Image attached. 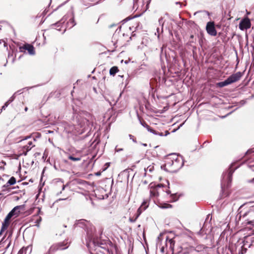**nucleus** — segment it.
Wrapping results in <instances>:
<instances>
[{
    "mask_svg": "<svg viewBox=\"0 0 254 254\" xmlns=\"http://www.w3.org/2000/svg\"><path fill=\"white\" fill-rule=\"evenodd\" d=\"M68 26H69V28H71L75 25L73 17H71L69 21L67 23Z\"/></svg>",
    "mask_w": 254,
    "mask_h": 254,
    "instance_id": "21",
    "label": "nucleus"
},
{
    "mask_svg": "<svg viewBox=\"0 0 254 254\" xmlns=\"http://www.w3.org/2000/svg\"><path fill=\"white\" fill-rule=\"evenodd\" d=\"M249 182L251 183H254V178L253 179L249 180Z\"/></svg>",
    "mask_w": 254,
    "mask_h": 254,
    "instance_id": "35",
    "label": "nucleus"
},
{
    "mask_svg": "<svg viewBox=\"0 0 254 254\" xmlns=\"http://www.w3.org/2000/svg\"><path fill=\"white\" fill-rule=\"evenodd\" d=\"M115 152H119L123 150V148H118L117 146L115 148Z\"/></svg>",
    "mask_w": 254,
    "mask_h": 254,
    "instance_id": "29",
    "label": "nucleus"
},
{
    "mask_svg": "<svg viewBox=\"0 0 254 254\" xmlns=\"http://www.w3.org/2000/svg\"><path fill=\"white\" fill-rule=\"evenodd\" d=\"M68 158L73 161H78L81 160V157H74L71 155H69L68 156Z\"/></svg>",
    "mask_w": 254,
    "mask_h": 254,
    "instance_id": "23",
    "label": "nucleus"
},
{
    "mask_svg": "<svg viewBox=\"0 0 254 254\" xmlns=\"http://www.w3.org/2000/svg\"><path fill=\"white\" fill-rule=\"evenodd\" d=\"M254 152V151L253 150V149H250L249 150L247 151V152H246V154H250Z\"/></svg>",
    "mask_w": 254,
    "mask_h": 254,
    "instance_id": "30",
    "label": "nucleus"
},
{
    "mask_svg": "<svg viewBox=\"0 0 254 254\" xmlns=\"http://www.w3.org/2000/svg\"><path fill=\"white\" fill-rule=\"evenodd\" d=\"M9 225V221H5V219H4V223H2L1 230H5L7 229Z\"/></svg>",
    "mask_w": 254,
    "mask_h": 254,
    "instance_id": "24",
    "label": "nucleus"
},
{
    "mask_svg": "<svg viewBox=\"0 0 254 254\" xmlns=\"http://www.w3.org/2000/svg\"><path fill=\"white\" fill-rule=\"evenodd\" d=\"M68 247L67 243L64 242L59 243L52 245L49 249V252L45 254H50V252H54L58 250H63L67 248ZM32 250V248L31 246L23 247L19 250L18 254H31Z\"/></svg>",
    "mask_w": 254,
    "mask_h": 254,
    "instance_id": "3",
    "label": "nucleus"
},
{
    "mask_svg": "<svg viewBox=\"0 0 254 254\" xmlns=\"http://www.w3.org/2000/svg\"><path fill=\"white\" fill-rule=\"evenodd\" d=\"M92 116L86 112H83L80 113L79 117H76L77 123L83 127L86 125L88 126L89 124L92 122Z\"/></svg>",
    "mask_w": 254,
    "mask_h": 254,
    "instance_id": "4",
    "label": "nucleus"
},
{
    "mask_svg": "<svg viewBox=\"0 0 254 254\" xmlns=\"http://www.w3.org/2000/svg\"><path fill=\"white\" fill-rule=\"evenodd\" d=\"M251 21L248 17L242 19L239 25V28L241 30H247L251 27Z\"/></svg>",
    "mask_w": 254,
    "mask_h": 254,
    "instance_id": "11",
    "label": "nucleus"
},
{
    "mask_svg": "<svg viewBox=\"0 0 254 254\" xmlns=\"http://www.w3.org/2000/svg\"><path fill=\"white\" fill-rule=\"evenodd\" d=\"M96 175H100V173H97L96 174Z\"/></svg>",
    "mask_w": 254,
    "mask_h": 254,
    "instance_id": "45",
    "label": "nucleus"
},
{
    "mask_svg": "<svg viewBox=\"0 0 254 254\" xmlns=\"http://www.w3.org/2000/svg\"><path fill=\"white\" fill-rule=\"evenodd\" d=\"M152 133L154 134H156V135H159L160 136H162L163 135V133H160V132H157L156 131L154 130V131H153L152 132Z\"/></svg>",
    "mask_w": 254,
    "mask_h": 254,
    "instance_id": "28",
    "label": "nucleus"
},
{
    "mask_svg": "<svg viewBox=\"0 0 254 254\" xmlns=\"http://www.w3.org/2000/svg\"><path fill=\"white\" fill-rule=\"evenodd\" d=\"M161 252H162V253H163V252H164V247H162V248H161Z\"/></svg>",
    "mask_w": 254,
    "mask_h": 254,
    "instance_id": "39",
    "label": "nucleus"
},
{
    "mask_svg": "<svg viewBox=\"0 0 254 254\" xmlns=\"http://www.w3.org/2000/svg\"><path fill=\"white\" fill-rule=\"evenodd\" d=\"M118 71V68L117 66H113L110 69V74L111 75H115V74Z\"/></svg>",
    "mask_w": 254,
    "mask_h": 254,
    "instance_id": "20",
    "label": "nucleus"
},
{
    "mask_svg": "<svg viewBox=\"0 0 254 254\" xmlns=\"http://www.w3.org/2000/svg\"><path fill=\"white\" fill-rule=\"evenodd\" d=\"M16 207H17L18 208L17 209H16L14 211V216H15V217H17L20 214L21 210H24L25 205H21L16 206Z\"/></svg>",
    "mask_w": 254,
    "mask_h": 254,
    "instance_id": "17",
    "label": "nucleus"
},
{
    "mask_svg": "<svg viewBox=\"0 0 254 254\" xmlns=\"http://www.w3.org/2000/svg\"><path fill=\"white\" fill-rule=\"evenodd\" d=\"M156 204L159 207L162 209L170 208L172 207V205L167 203L158 202Z\"/></svg>",
    "mask_w": 254,
    "mask_h": 254,
    "instance_id": "13",
    "label": "nucleus"
},
{
    "mask_svg": "<svg viewBox=\"0 0 254 254\" xmlns=\"http://www.w3.org/2000/svg\"><path fill=\"white\" fill-rule=\"evenodd\" d=\"M27 110H28L27 107H25V111H27Z\"/></svg>",
    "mask_w": 254,
    "mask_h": 254,
    "instance_id": "41",
    "label": "nucleus"
},
{
    "mask_svg": "<svg viewBox=\"0 0 254 254\" xmlns=\"http://www.w3.org/2000/svg\"><path fill=\"white\" fill-rule=\"evenodd\" d=\"M129 137L130 138V139H132L133 141L134 142H135V140L133 139V136H132V135L131 134H129Z\"/></svg>",
    "mask_w": 254,
    "mask_h": 254,
    "instance_id": "34",
    "label": "nucleus"
},
{
    "mask_svg": "<svg viewBox=\"0 0 254 254\" xmlns=\"http://www.w3.org/2000/svg\"><path fill=\"white\" fill-rule=\"evenodd\" d=\"M65 31V29H64L63 33H64Z\"/></svg>",
    "mask_w": 254,
    "mask_h": 254,
    "instance_id": "47",
    "label": "nucleus"
},
{
    "mask_svg": "<svg viewBox=\"0 0 254 254\" xmlns=\"http://www.w3.org/2000/svg\"><path fill=\"white\" fill-rule=\"evenodd\" d=\"M145 125H146V128L147 129V130L151 132H153V131H154V130L151 128L147 124H145Z\"/></svg>",
    "mask_w": 254,
    "mask_h": 254,
    "instance_id": "26",
    "label": "nucleus"
},
{
    "mask_svg": "<svg viewBox=\"0 0 254 254\" xmlns=\"http://www.w3.org/2000/svg\"><path fill=\"white\" fill-rule=\"evenodd\" d=\"M18 208L17 207H14L11 211L7 214V215L5 217V221H9L10 219L13 216H14V211L16 209Z\"/></svg>",
    "mask_w": 254,
    "mask_h": 254,
    "instance_id": "16",
    "label": "nucleus"
},
{
    "mask_svg": "<svg viewBox=\"0 0 254 254\" xmlns=\"http://www.w3.org/2000/svg\"><path fill=\"white\" fill-rule=\"evenodd\" d=\"M233 164L231 165L229 168L228 172L225 173L223 174L222 179L221 180V186L222 188L223 187H228L231 182L232 178V174L234 170H232Z\"/></svg>",
    "mask_w": 254,
    "mask_h": 254,
    "instance_id": "6",
    "label": "nucleus"
},
{
    "mask_svg": "<svg viewBox=\"0 0 254 254\" xmlns=\"http://www.w3.org/2000/svg\"><path fill=\"white\" fill-rule=\"evenodd\" d=\"M16 183V179L14 177H12L8 181L5 185L3 186V188L7 187L9 186L13 185Z\"/></svg>",
    "mask_w": 254,
    "mask_h": 254,
    "instance_id": "15",
    "label": "nucleus"
},
{
    "mask_svg": "<svg viewBox=\"0 0 254 254\" xmlns=\"http://www.w3.org/2000/svg\"><path fill=\"white\" fill-rule=\"evenodd\" d=\"M3 169V167L0 166V169Z\"/></svg>",
    "mask_w": 254,
    "mask_h": 254,
    "instance_id": "44",
    "label": "nucleus"
},
{
    "mask_svg": "<svg viewBox=\"0 0 254 254\" xmlns=\"http://www.w3.org/2000/svg\"><path fill=\"white\" fill-rule=\"evenodd\" d=\"M161 236V234H160L159 236L158 237V239H160V237Z\"/></svg>",
    "mask_w": 254,
    "mask_h": 254,
    "instance_id": "43",
    "label": "nucleus"
},
{
    "mask_svg": "<svg viewBox=\"0 0 254 254\" xmlns=\"http://www.w3.org/2000/svg\"><path fill=\"white\" fill-rule=\"evenodd\" d=\"M183 164L182 157L176 154H173L167 159L164 167L168 172H176L183 167Z\"/></svg>",
    "mask_w": 254,
    "mask_h": 254,
    "instance_id": "2",
    "label": "nucleus"
},
{
    "mask_svg": "<svg viewBox=\"0 0 254 254\" xmlns=\"http://www.w3.org/2000/svg\"><path fill=\"white\" fill-rule=\"evenodd\" d=\"M248 167L254 171V154L253 155L248 161Z\"/></svg>",
    "mask_w": 254,
    "mask_h": 254,
    "instance_id": "14",
    "label": "nucleus"
},
{
    "mask_svg": "<svg viewBox=\"0 0 254 254\" xmlns=\"http://www.w3.org/2000/svg\"><path fill=\"white\" fill-rule=\"evenodd\" d=\"M25 50H27L30 55H34L35 54L34 48L30 44H26L19 47L20 52H25Z\"/></svg>",
    "mask_w": 254,
    "mask_h": 254,
    "instance_id": "12",
    "label": "nucleus"
},
{
    "mask_svg": "<svg viewBox=\"0 0 254 254\" xmlns=\"http://www.w3.org/2000/svg\"><path fill=\"white\" fill-rule=\"evenodd\" d=\"M3 43V45H4V47H6V43H5V42L3 40H0V44H2Z\"/></svg>",
    "mask_w": 254,
    "mask_h": 254,
    "instance_id": "31",
    "label": "nucleus"
},
{
    "mask_svg": "<svg viewBox=\"0 0 254 254\" xmlns=\"http://www.w3.org/2000/svg\"><path fill=\"white\" fill-rule=\"evenodd\" d=\"M159 23L160 24L163 25V18L161 17L159 19Z\"/></svg>",
    "mask_w": 254,
    "mask_h": 254,
    "instance_id": "32",
    "label": "nucleus"
},
{
    "mask_svg": "<svg viewBox=\"0 0 254 254\" xmlns=\"http://www.w3.org/2000/svg\"><path fill=\"white\" fill-rule=\"evenodd\" d=\"M206 30L207 33L212 36H215L217 35V31L215 28L214 22H208L206 26Z\"/></svg>",
    "mask_w": 254,
    "mask_h": 254,
    "instance_id": "10",
    "label": "nucleus"
},
{
    "mask_svg": "<svg viewBox=\"0 0 254 254\" xmlns=\"http://www.w3.org/2000/svg\"><path fill=\"white\" fill-rule=\"evenodd\" d=\"M162 184H158L157 186L152 185V184L150 185V193L151 197H157L160 193L159 190L163 187Z\"/></svg>",
    "mask_w": 254,
    "mask_h": 254,
    "instance_id": "8",
    "label": "nucleus"
},
{
    "mask_svg": "<svg viewBox=\"0 0 254 254\" xmlns=\"http://www.w3.org/2000/svg\"><path fill=\"white\" fill-rule=\"evenodd\" d=\"M8 105V101H7L4 104V105L1 108V110H5V109L7 107V106Z\"/></svg>",
    "mask_w": 254,
    "mask_h": 254,
    "instance_id": "27",
    "label": "nucleus"
},
{
    "mask_svg": "<svg viewBox=\"0 0 254 254\" xmlns=\"http://www.w3.org/2000/svg\"><path fill=\"white\" fill-rule=\"evenodd\" d=\"M242 76V74L240 72H237L233 74L227 78L224 81L220 82L217 83V86L219 87H223L228 85L231 84L239 80Z\"/></svg>",
    "mask_w": 254,
    "mask_h": 254,
    "instance_id": "5",
    "label": "nucleus"
},
{
    "mask_svg": "<svg viewBox=\"0 0 254 254\" xmlns=\"http://www.w3.org/2000/svg\"><path fill=\"white\" fill-rule=\"evenodd\" d=\"M14 99V97L13 96L11 97L10 98V99L7 101H8V104H9V103L11 102Z\"/></svg>",
    "mask_w": 254,
    "mask_h": 254,
    "instance_id": "33",
    "label": "nucleus"
},
{
    "mask_svg": "<svg viewBox=\"0 0 254 254\" xmlns=\"http://www.w3.org/2000/svg\"><path fill=\"white\" fill-rule=\"evenodd\" d=\"M193 37H194V36H193V35H191L190 36V38H191V39L193 38Z\"/></svg>",
    "mask_w": 254,
    "mask_h": 254,
    "instance_id": "40",
    "label": "nucleus"
},
{
    "mask_svg": "<svg viewBox=\"0 0 254 254\" xmlns=\"http://www.w3.org/2000/svg\"><path fill=\"white\" fill-rule=\"evenodd\" d=\"M65 198L60 199L59 200H65Z\"/></svg>",
    "mask_w": 254,
    "mask_h": 254,
    "instance_id": "46",
    "label": "nucleus"
},
{
    "mask_svg": "<svg viewBox=\"0 0 254 254\" xmlns=\"http://www.w3.org/2000/svg\"><path fill=\"white\" fill-rule=\"evenodd\" d=\"M77 225L84 229L87 232L86 246L88 248L91 254H98L94 252H101L102 243L99 242V240L94 236L95 229L94 227L88 221L85 220H80L77 223Z\"/></svg>",
    "mask_w": 254,
    "mask_h": 254,
    "instance_id": "1",
    "label": "nucleus"
},
{
    "mask_svg": "<svg viewBox=\"0 0 254 254\" xmlns=\"http://www.w3.org/2000/svg\"><path fill=\"white\" fill-rule=\"evenodd\" d=\"M142 145H143V146H147V144H145V143L143 144Z\"/></svg>",
    "mask_w": 254,
    "mask_h": 254,
    "instance_id": "42",
    "label": "nucleus"
},
{
    "mask_svg": "<svg viewBox=\"0 0 254 254\" xmlns=\"http://www.w3.org/2000/svg\"><path fill=\"white\" fill-rule=\"evenodd\" d=\"M166 240L167 244H169L170 249L173 251L174 245H175V243L174 240L173 239H169L168 237H167Z\"/></svg>",
    "mask_w": 254,
    "mask_h": 254,
    "instance_id": "18",
    "label": "nucleus"
},
{
    "mask_svg": "<svg viewBox=\"0 0 254 254\" xmlns=\"http://www.w3.org/2000/svg\"><path fill=\"white\" fill-rule=\"evenodd\" d=\"M17 133L15 131L10 132L7 137V140L10 141L11 143H18L23 140H26L30 137V136H26L24 138H23L21 136L17 137Z\"/></svg>",
    "mask_w": 254,
    "mask_h": 254,
    "instance_id": "7",
    "label": "nucleus"
},
{
    "mask_svg": "<svg viewBox=\"0 0 254 254\" xmlns=\"http://www.w3.org/2000/svg\"><path fill=\"white\" fill-rule=\"evenodd\" d=\"M65 20V17H64L61 20L57 23L55 24L56 25H57L58 26H60V24H61L62 23H64Z\"/></svg>",
    "mask_w": 254,
    "mask_h": 254,
    "instance_id": "25",
    "label": "nucleus"
},
{
    "mask_svg": "<svg viewBox=\"0 0 254 254\" xmlns=\"http://www.w3.org/2000/svg\"><path fill=\"white\" fill-rule=\"evenodd\" d=\"M148 206V203L147 201H144L142 202V204L140 206L139 208L137 209V213L136 214L135 218L133 217H130L129 218V221L130 222H134L137 218L138 217V216L140 215V214L141 213V212L145 210L147 207Z\"/></svg>",
    "mask_w": 254,
    "mask_h": 254,
    "instance_id": "9",
    "label": "nucleus"
},
{
    "mask_svg": "<svg viewBox=\"0 0 254 254\" xmlns=\"http://www.w3.org/2000/svg\"><path fill=\"white\" fill-rule=\"evenodd\" d=\"M58 30L60 31L61 29H58Z\"/></svg>",
    "mask_w": 254,
    "mask_h": 254,
    "instance_id": "48",
    "label": "nucleus"
},
{
    "mask_svg": "<svg viewBox=\"0 0 254 254\" xmlns=\"http://www.w3.org/2000/svg\"><path fill=\"white\" fill-rule=\"evenodd\" d=\"M145 124H146L145 123H141V125H142L143 127H145L146 128V127Z\"/></svg>",
    "mask_w": 254,
    "mask_h": 254,
    "instance_id": "37",
    "label": "nucleus"
},
{
    "mask_svg": "<svg viewBox=\"0 0 254 254\" xmlns=\"http://www.w3.org/2000/svg\"><path fill=\"white\" fill-rule=\"evenodd\" d=\"M32 145V142L31 141H28L27 144L24 146V148L26 149L27 151L30 150L32 148L31 145Z\"/></svg>",
    "mask_w": 254,
    "mask_h": 254,
    "instance_id": "22",
    "label": "nucleus"
},
{
    "mask_svg": "<svg viewBox=\"0 0 254 254\" xmlns=\"http://www.w3.org/2000/svg\"><path fill=\"white\" fill-rule=\"evenodd\" d=\"M154 170V166L152 165L148 166L147 168H144V174L146 176L148 173H151Z\"/></svg>",
    "mask_w": 254,
    "mask_h": 254,
    "instance_id": "19",
    "label": "nucleus"
},
{
    "mask_svg": "<svg viewBox=\"0 0 254 254\" xmlns=\"http://www.w3.org/2000/svg\"><path fill=\"white\" fill-rule=\"evenodd\" d=\"M65 186L64 185H63L62 186V190H64L65 189Z\"/></svg>",
    "mask_w": 254,
    "mask_h": 254,
    "instance_id": "36",
    "label": "nucleus"
},
{
    "mask_svg": "<svg viewBox=\"0 0 254 254\" xmlns=\"http://www.w3.org/2000/svg\"><path fill=\"white\" fill-rule=\"evenodd\" d=\"M131 19V18H127L125 19V20H124V21H127V20H129V19Z\"/></svg>",
    "mask_w": 254,
    "mask_h": 254,
    "instance_id": "38",
    "label": "nucleus"
}]
</instances>
